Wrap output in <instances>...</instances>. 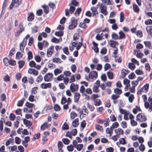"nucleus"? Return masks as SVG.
<instances>
[{
    "label": "nucleus",
    "mask_w": 152,
    "mask_h": 152,
    "mask_svg": "<svg viewBox=\"0 0 152 152\" xmlns=\"http://www.w3.org/2000/svg\"><path fill=\"white\" fill-rule=\"evenodd\" d=\"M53 75L52 73H47L44 77V80L45 82L50 81L52 80Z\"/></svg>",
    "instance_id": "f257e3e1"
},
{
    "label": "nucleus",
    "mask_w": 152,
    "mask_h": 152,
    "mask_svg": "<svg viewBox=\"0 0 152 152\" xmlns=\"http://www.w3.org/2000/svg\"><path fill=\"white\" fill-rule=\"evenodd\" d=\"M100 12L105 15H107L108 12L106 10L107 7L103 4H101L100 7Z\"/></svg>",
    "instance_id": "f03ea898"
},
{
    "label": "nucleus",
    "mask_w": 152,
    "mask_h": 152,
    "mask_svg": "<svg viewBox=\"0 0 152 152\" xmlns=\"http://www.w3.org/2000/svg\"><path fill=\"white\" fill-rule=\"evenodd\" d=\"M75 10V7L73 6H70L69 10L68 9H66L65 10V14L66 16H69V11L70 13L72 14Z\"/></svg>",
    "instance_id": "7ed1b4c3"
},
{
    "label": "nucleus",
    "mask_w": 152,
    "mask_h": 152,
    "mask_svg": "<svg viewBox=\"0 0 152 152\" xmlns=\"http://www.w3.org/2000/svg\"><path fill=\"white\" fill-rule=\"evenodd\" d=\"M97 72L95 71H92L90 72L89 74V77L92 80L96 79L97 76Z\"/></svg>",
    "instance_id": "20e7f679"
},
{
    "label": "nucleus",
    "mask_w": 152,
    "mask_h": 152,
    "mask_svg": "<svg viewBox=\"0 0 152 152\" xmlns=\"http://www.w3.org/2000/svg\"><path fill=\"white\" fill-rule=\"evenodd\" d=\"M54 52V48L53 46H51L49 48L47 49V55L48 57H50Z\"/></svg>",
    "instance_id": "39448f33"
},
{
    "label": "nucleus",
    "mask_w": 152,
    "mask_h": 152,
    "mask_svg": "<svg viewBox=\"0 0 152 152\" xmlns=\"http://www.w3.org/2000/svg\"><path fill=\"white\" fill-rule=\"evenodd\" d=\"M78 86L77 84L76 85L74 83H72L70 86V89L72 92H74L76 91H77L78 89Z\"/></svg>",
    "instance_id": "423d86ee"
},
{
    "label": "nucleus",
    "mask_w": 152,
    "mask_h": 152,
    "mask_svg": "<svg viewBox=\"0 0 152 152\" xmlns=\"http://www.w3.org/2000/svg\"><path fill=\"white\" fill-rule=\"evenodd\" d=\"M80 94L79 93H75L74 94V102H77L80 98Z\"/></svg>",
    "instance_id": "0eeeda50"
},
{
    "label": "nucleus",
    "mask_w": 152,
    "mask_h": 152,
    "mask_svg": "<svg viewBox=\"0 0 152 152\" xmlns=\"http://www.w3.org/2000/svg\"><path fill=\"white\" fill-rule=\"evenodd\" d=\"M121 72L122 73V77L124 78L126 75L129 72V71L128 70L123 68L121 70Z\"/></svg>",
    "instance_id": "6e6552de"
},
{
    "label": "nucleus",
    "mask_w": 152,
    "mask_h": 152,
    "mask_svg": "<svg viewBox=\"0 0 152 152\" xmlns=\"http://www.w3.org/2000/svg\"><path fill=\"white\" fill-rule=\"evenodd\" d=\"M12 2L15 5V7H17L21 3V0H12Z\"/></svg>",
    "instance_id": "1a4fd4ad"
},
{
    "label": "nucleus",
    "mask_w": 152,
    "mask_h": 152,
    "mask_svg": "<svg viewBox=\"0 0 152 152\" xmlns=\"http://www.w3.org/2000/svg\"><path fill=\"white\" fill-rule=\"evenodd\" d=\"M92 43L94 45V47L92 48V49L95 52L98 53L99 52V48L97 47L98 44L94 41H93Z\"/></svg>",
    "instance_id": "9d476101"
},
{
    "label": "nucleus",
    "mask_w": 152,
    "mask_h": 152,
    "mask_svg": "<svg viewBox=\"0 0 152 152\" xmlns=\"http://www.w3.org/2000/svg\"><path fill=\"white\" fill-rule=\"evenodd\" d=\"M23 123L27 126H31L32 124V123L28 120H26L25 119H23Z\"/></svg>",
    "instance_id": "9b49d317"
},
{
    "label": "nucleus",
    "mask_w": 152,
    "mask_h": 152,
    "mask_svg": "<svg viewBox=\"0 0 152 152\" xmlns=\"http://www.w3.org/2000/svg\"><path fill=\"white\" fill-rule=\"evenodd\" d=\"M147 33L152 37V26H148L146 28Z\"/></svg>",
    "instance_id": "f8f14e48"
},
{
    "label": "nucleus",
    "mask_w": 152,
    "mask_h": 152,
    "mask_svg": "<svg viewBox=\"0 0 152 152\" xmlns=\"http://www.w3.org/2000/svg\"><path fill=\"white\" fill-rule=\"evenodd\" d=\"M94 105L96 106L100 105L102 103L101 100L99 99H94Z\"/></svg>",
    "instance_id": "ddd939ff"
},
{
    "label": "nucleus",
    "mask_w": 152,
    "mask_h": 152,
    "mask_svg": "<svg viewBox=\"0 0 152 152\" xmlns=\"http://www.w3.org/2000/svg\"><path fill=\"white\" fill-rule=\"evenodd\" d=\"M79 120L78 118L75 119L72 122V125L75 127H77L79 124L78 123Z\"/></svg>",
    "instance_id": "4468645a"
},
{
    "label": "nucleus",
    "mask_w": 152,
    "mask_h": 152,
    "mask_svg": "<svg viewBox=\"0 0 152 152\" xmlns=\"http://www.w3.org/2000/svg\"><path fill=\"white\" fill-rule=\"evenodd\" d=\"M71 22L72 24L73 25L74 28H75L77 25V20L75 19V18L72 17L71 19Z\"/></svg>",
    "instance_id": "2eb2a0df"
},
{
    "label": "nucleus",
    "mask_w": 152,
    "mask_h": 152,
    "mask_svg": "<svg viewBox=\"0 0 152 152\" xmlns=\"http://www.w3.org/2000/svg\"><path fill=\"white\" fill-rule=\"evenodd\" d=\"M18 30H19V31L21 33L24 31V28L23 27L22 23L20 22L19 24Z\"/></svg>",
    "instance_id": "dca6fc26"
},
{
    "label": "nucleus",
    "mask_w": 152,
    "mask_h": 152,
    "mask_svg": "<svg viewBox=\"0 0 152 152\" xmlns=\"http://www.w3.org/2000/svg\"><path fill=\"white\" fill-rule=\"evenodd\" d=\"M118 34L119 35V36L118 37L119 39H122L125 38V35L122 31H120L119 32Z\"/></svg>",
    "instance_id": "f3484780"
},
{
    "label": "nucleus",
    "mask_w": 152,
    "mask_h": 152,
    "mask_svg": "<svg viewBox=\"0 0 152 152\" xmlns=\"http://www.w3.org/2000/svg\"><path fill=\"white\" fill-rule=\"evenodd\" d=\"M113 129L110 127V128H107L106 132L107 134H110V136H111L113 133Z\"/></svg>",
    "instance_id": "a211bd4d"
},
{
    "label": "nucleus",
    "mask_w": 152,
    "mask_h": 152,
    "mask_svg": "<svg viewBox=\"0 0 152 152\" xmlns=\"http://www.w3.org/2000/svg\"><path fill=\"white\" fill-rule=\"evenodd\" d=\"M26 45L24 44V42L23 41L20 44V50L21 51L23 52L24 51V47H25Z\"/></svg>",
    "instance_id": "6ab92c4d"
},
{
    "label": "nucleus",
    "mask_w": 152,
    "mask_h": 152,
    "mask_svg": "<svg viewBox=\"0 0 152 152\" xmlns=\"http://www.w3.org/2000/svg\"><path fill=\"white\" fill-rule=\"evenodd\" d=\"M25 62L23 61H18V67L19 68H22L25 64Z\"/></svg>",
    "instance_id": "aec40b11"
},
{
    "label": "nucleus",
    "mask_w": 152,
    "mask_h": 152,
    "mask_svg": "<svg viewBox=\"0 0 152 152\" xmlns=\"http://www.w3.org/2000/svg\"><path fill=\"white\" fill-rule=\"evenodd\" d=\"M134 11L138 13L139 11V8L136 4H134L133 6Z\"/></svg>",
    "instance_id": "412c9836"
},
{
    "label": "nucleus",
    "mask_w": 152,
    "mask_h": 152,
    "mask_svg": "<svg viewBox=\"0 0 152 152\" xmlns=\"http://www.w3.org/2000/svg\"><path fill=\"white\" fill-rule=\"evenodd\" d=\"M91 10L92 11L93 16H95L96 14L98 13V12L97 10V8L95 7H93L91 8Z\"/></svg>",
    "instance_id": "4be33fe9"
},
{
    "label": "nucleus",
    "mask_w": 152,
    "mask_h": 152,
    "mask_svg": "<svg viewBox=\"0 0 152 152\" xmlns=\"http://www.w3.org/2000/svg\"><path fill=\"white\" fill-rule=\"evenodd\" d=\"M34 15L32 13H31L29 14L28 17V20L29 21H31L34 18Z\"/></svg>",
    "instance_id": "5701e85b"
},
{
    "label": "nucleus",
    "mask_w": 152,
    "mask_h": 152,
    "mask_svg": "<svg viewBox=\"0 0 152 152\" xmlns=\"http://www.w3.org/2000/svg\"><path fill=\"white\" fill-rule=\"evenodd\" d=\"M44 9V12L47 14L49 12V7L47 6L43 5L42 6Z\"/></svg>",
    "instance_id": "b1692460"
},
{
    "label": "nucleus",
    "mask_w": 152,
    "mask_h": 152,
    "mask_svg": "<svg viewBox=\"0 0 152 152\" xmlns=\"http://www.w3.org/2000/svg\"><path fill=\"white\" fill-rule=\"evenodd\" d=\"M99 86V85H94L93 88V91L96 93L98 92L99 91L98 88Z\"/></svg>",
    "instance_id": "393cba45"
},
{
    "label": "nucleus",
    "mask_w": 152,
    "mask_h": 152,
    "mask_svg": "<svg viewBox=\"0 0 152 152\" xmlns=\"http://www.w3.org/2000/svg\"><path fill=\"white\" fill-rule=\"evenodd\" d=\"M28 54V61H29L33 58V56L32 52L31 51H29L27 53Z\"/></svg>",
    "instance_id": "a878e982"
},
{
    "label": "nucleus",
    "mask_w": 152,
    "mask_h": 152,
    "mask_svg": "<svg viewBox=\"0 0 152 152\" xmlns=\"http://www.w3.org/2000/svg\"><path fill=\"white\" fill-rule=\"evenodd\" d=\"M53 62L54 63H61L62 62V61L59 58H55L53 59Z\"/></svg>",
    "instance_id": "bb28decb"
},
{
    "label": "nucleus",
    "mask_w": 152,
    "mask_h": 152,
    "mask_svg": "<svg viewBox=\"0 0 152 152\" xmlns=\"http://www.w3.org/2000/svg\"><path fill=\"white\" fill-rule=\"evenodd\" d=\"M95 128L96 130H99L101 132L103 131V129L102 126H100L99 125H96L95 126Z\"/></svg>",
    "instance_id": "cd10ccee"
},
{
    "label": "nucleus",
    "mask_w": 152,
    "mask_h": 152,
    "mask_svg": "<svg viewBox=\"0 0 152 152\" xmlns=\"http://www.w3.org/2000/svg\"><path fill=\"white\" fill-rule=\"evenodd\" d=\"M25 99H22V100L19 101L17 103V105L18 107H20L22 106L24 102Z\"/></svg>",
    "instance_id": "c85d7f7f"
},
{
    "label": "nucleus",
    "mask_w": 152,
    "mask_h": 152,
    "mask_svg": "<svg viewBox=\"0 0 152 152\" xmlns=\"http://www.w3.org/2000/svg\"><path fill=\"white\" fill-rule=\"evenodd\" d=\"M107 74L108 78L109 79H112L113 78V73L112 72L108 71L107 73Z\"/></svg>",
    "instance_id": "c756f323"
},
{
    "label": "nucleus",
    "mask_w": 152,
    "mask_h": 152,
    "mask_svg": "<svg viewBox=\"0 0 152 152\" xmlns=\"http://www.w3.org/2000/svg\"><path fill=\"white\" fill-rule=\"evenodd\" d=\"M149 85L148 84H146L144 86L141 88L142 89V90H145V92L148 91V89L149 88Z\"/></svg>",
    "instance_id": "7c9ffc66"
},
{
    "label": "nucleus",
    "mask_w": 152,
    "mask_h": 152,
    "mask_svg": "<svg viewBox=\"0 0 152 152\" xmlns=\"http://www.w3.org/2000/svg\"><path fill=\"white\" fill-rule=\"evenodd\" d=\"M129 68L132 70H133L135 68V66L132 63H129L128 65Z\"/></svg>",
    "instance_id": "2f4dec72"
},
{
    "label": "nucleus",
    "mask_w": 152,
    "mask_h": 152,
    "mask_svg": "<svg viewBox=\"0 0 152 152\" xmlns=\"http://www.w3.org/2000/svg\"><path fill=\"white\" fill-rule=\"evenodd\" d=\"M38 88L37 87H35L32 88L31 90V94H35L37 93V91L36 90Z\"/></svg>",
    "instance_id": "473e14b6"
},
{
    "label": "nucleus",
    "mask_w": 152,
    "mask_h": 152,
    "mask_svg": "<svg viewBox=\"0 0 152 152\" xmlns=\"http://www.w3.org/2000/svg\"><path fill=\"white\" fill-rule=\"evenodd\" d=\"M110 41L111 42V43H110V46L111 47L116 48L115 44L118 43V42L112 40H110Z\"/></svg>",
    "instance_id": "72a5a7b5"
},
{
    "label": "nucleus",
    "mask_w": 152,
    "mask_h": 152,
    "mask_svg": "<svg viewBox=\"0 0 152 152\" xmlns=\"http://www.w3.org/2000/svg\"><path fill=\"white\" fill-rule=\"evenodd\" d=\"M83 148V145L80 144L77 145V146L75 148H77V151H80Z\"/></svg>",
    "instance_id": "f704fd0d"
},
{
    "label": "nucleus",
    "mask_w": 152,
    "mask_h": 152,
    "mask_svg": "<svg viewBox=\"0 0 152 152\" xmlns=\"http://www.w3.org/2000/svg\"><path fill=\"white\" fill-rule=\"evenodd\" d=\"M115 132L117 134H118V132H119V135L122 134L124 133L123 130L120 128H118V130L115 129Z\"/></svg>",
    "instance_id": "c9c22d12"
},
{
    "label": "nucleus",
    "mask_w": 152,
    "mask_h": 152,
    "mask_svg": "<svg viewBox=\"0 0 152 152\" xmlns=\"http://www.w3.org/2000/svg\"><path fill=\"white\" fill-rule=\"evenodd\" d=\"M38 31V27L37 26H35L31 28V33H35L37 32Z\"/></svg>",
    "instance_id": "e433bc0d"
},
{
    "label": "nucleus",
    "mask_w": 152,
    "mask_h": 152,
    "mask_svg": "<svg viewBox=\"0 0 152 152\" xmlns=\"http://www.w3.org/2000/svg\"><path fill=\"white\" fill-rule=\"evenodd\" d=\"M54 72L55 75L56 76L58 74L61 73L62 71L59 69L56 68L54 70Z\"/></svg>",
    "instance_id": "4c0bfd02"
},
{
    "label": "nucleus",
    "mask_w": 152,
    "mask_h": 152,
    "mask_svg": "<svg viewBox=\"0 0 152 152\" xmlns=\"http://www.w3.org/2000/svg\"><path fill=\"white\" fill-rule=\"evenodd\" d=\"M102 2L107 5H110L111 4L110 0H102Z\"/></svg>",
    "instance_id": "58836bf2"
},
{
    "label": "nucleus",
    "mask_w": 152,
    "mask_h": 152,
    "mask_svg": "<svg viewBox=\"0 0 152 152\" xmlns=\"http://www.w3.org/2000/svg\"><path fill=\"white\" fill-rule=\"evenodd\" d=\"M119 126V125L118 123L117 122H116L115 123H113L112 126L110 127L113 129L114 128H117Z\"/></svg>",
    "instance_id": "ea45409f"
},
{
    "label": "nucleus",
    "mask_w": 152,
    "mask_h": 152,
    "mask_svg": "<svg viewBox=\"0 0 152 152\" xmlns=\"http://www.w3.org/2000/svg\"><path fill=\"white\" fill-rule=\"evenodd\" d=\"M139 148L140 151L141 152H143L145 149V145L143 144H141L139 146Z\"/></svg>",
    "instance_id": "a19ab883"
},
{
    "label": "nucleus",
    "mask_w": 152,
    "mask_h": 152,
    "mask_svg": "<svg viewBox=\"0 0 152 152\" xmlns=\"http://www.w3.org/2000/svg\"><path fill=\"white\" fill-rule=\"evenodd\" d=\"M62 129L63 130H67L69 129V127L66 123H64L62 126Z\"/></svg>",
    "instance_id": "79ce46f5"
},
{
    "label": "nucleus",
    "mask_w": 152,
    "mask_h": 152,
    "mask_svg": "<svg viewBox=\"0 0 152 152\" xmlns=\"http://www.w3.org/2000/svg\"><path fill=\"white\" fill-rule=\"evenodd\" d=\"M114 92L115 93L118 95L121 94L122 93L121 90L119 89L118 88L115 89L114 90Z\"/></svg>",
    "instance_id": "37998d69"
},
{
    "label": "nucleus",
    "mask_w": 152,
    "mask_h": 152,
    "mask_svg": "<svg viewBox=\"0 0 152 152\" xmlns=\"http://www.w3.org/2000/svg\"><path fill=\"white\" fill-rule=\"evenodd\" d=\"M77 116V114L75 112H72L70 113V118L71 119H73Z\"/></svg>",
    "instance_id": "c03bdc74"
},
{
    "label": "nucleus",
    "mask_w": 152,
    "mask_h": 152,
    "mask_svg": "<svg viewBox=\"0 0 152 152\" xmlns=\"http://www.w3.org/2000/svg\"><path fill=\"white\" fill-rule=\"evenodd\" d=\"M8 63L9 64L12 66H14L16 64L15 61L12 59L9 60V61H8Z\"/></svg>",
    "instance_id": "a18cd8bd"
},
{
    "label": "nucleus",
    "mask_w": 152,
    "mask_h": 152,
    "mask_svg": "<svg viewBox=\"0 0 152 152\" xmlns=\"http://www.w3.org/2000/svg\"><path fill=\"white\" fill-rule=\"evenodd\" d=\"M124 19V13L123 12H121L120 13V22H122Z\"/></svg>",
    "instance_id": "49530a36"
},
{
    "label": "nucleus",
    "mask_w": 152,
    "mask_h": 152,
    "mask_svg": "<svg viewBox=\"0 0 152 152\" xmlns=\"http://www.w3.org/2000/svg\"><path fill=\"white\" fill-rule=\"evenodd\" d=\"M54 109L56 111H59L61 110L60 106L58 104H55L54 106Z\"/></svg>",
    "instance_id": "de8ad7c7"
},
{
    "label": "nucleus",
    "mask_w": 152,
    "mask_h": 152,
    "mask_svg": "<svg viewBox=\"0 0 152 152\" xmlns=\"http://www.w3.org/2000/svg\"><path fill=\"white\" fill-rule=\"evenodd\" d=\"M112 37L114 39H119L118 36V34L115 33H113L112 35Z\"/></svg>",
    "instance_id": "09e8293b"
},
{
    "label": "nucleus",
    "mask_w": 152,
    "mask_h": 152,
    "mask_svg": "<svg viewBox=\"0 0 152 152\" xmlns=\"http://www.w3.org/2000/svg\"><path fill=\"white\" fill-rule=\"evenodd\" d=\"M87 107L90 109V110L91 111H93L94 109V107L92 105H90L88 103H87Z\"/></svg>",
    "instance_id": "8fccbe9b"
},
{
    "label": "nucleus",
    "mask_w": 152,
    "mask_h": 152,
    "mask_svg": "<svg viewBox=\"0 0 152 152\" xmlns=\"http://www.w3.org/2000/svg\"><path fill=\"white\" fill-rule=\"evenodd\" d=\"M62 141L65 144H68L70 142V140L67 138H63L62 139Z\"/></svg>",
    "instance_id": "3c124183"
},
{
    "label": "nucleus",
    "mask_w": 152,
    "mask_h": 152,
    "mask_svg": "<svg viewBox=\"0 0 152 152\" xmlns=\"http://www.w3.org/2000/svg\"><path fill=\"white\" fill-rule=\"evenodd\" d=\"M67 101V100L66 97L64 96H62L61 101V103L62 104H64Z\"/></svg>",
    "instance_id": "603ef678"
},
{
    "label": "nucleus",
    "mask_w": 152,
    "mask_h": 152,
    "mask_svg": "<svg viewBox=\"0 0 152 152\" xmlns=\"http://www.w3.org/2000/svg\"><path fill=\"white\" fill-rule=\"evenodd\" d=\"M34 105L31 103H30L28 102H27L26 103V106L28 108H31Z\"/></svg>",
    "instance_id": "864d4df0"
},
{
    "label": "nucleus",
    "mask_w": 152,
    "mask_h": 152,
    "mask_svg": "<svg viewBox=\"0 0 152 152\" xmlns=\"http://www.w3.org/2000/svg\"><path fill=\"white\" fill-rule=\"evenodd\" d=\"M64 75L61 74L60 75L58 76L57 78V80L58 81H61L64 79Z\"/></svg>",
    "instance_id": "5fc2aeb1"
},
{
    "label": "nucleus",
    "mask_w": 152,
    "mask_h": 152,
    "mask_svg": "<svg viewBox=\"0 0 152 152\" xmlns=\"http://www.w3.org/2000/svg\"><path fill=\"white\" fill-rule=\"evenodd\" d=\"M23 54H21L20 52H18L16 54V58L20 59L22 57Z\"/></svg>",
    "instance_id": "6e6d98bb"
},
{
    "label": "nucleus",
    "mask_w": 152,
    "mask_h": 152,
    "mask_svg": "<svg viewBox=\"0 0 152 152\" xmlns=\"http://www.w3.org/2000/svg\"><path fill=\"white\" fill-rule=\"evenodd\" d=\"M119 143L121 144L124 145L126 143V141L125 139L123 138H121L119 139Z\"/></svg>",
    "instance_id": "4d7b16f0"
},
{
    "label": "nucleus",
    "mask_w": 152,
    "mask_h": 152,
    "mask_svg": "<svg viewBox=\"0 0 152 152\" xmlns=\"http://www.w3.org/2000/svg\"><path fill=\"white\" fill-rule=\"evenodd\" d=\"M73 147H74L71 144L67 146V150L71 152L73 150Z\"/></svg>",
    "instance_id": "13d9d810"
},
{
    "label": "nucleus",
    "mask_w": 152,
    "mask_h": 152,
    "mask_svg": "<svg viewBox=\"0 0 152 152\" xmlns=\"http://www.w3.org/2000/svg\"><path fill=\"white\" fill-rule=\"evenodd\" d=\"M55 34L57 36H62L63 35V32L61 31L56 32Z\"/></svg>",
    "instance_id": "bf43d9fd"
},
{
    "label": "nucleus",
    "mask_w": 152,
    "mask_h": 152,
    "mask_svg": "<svg viewBox=\"0 0 152 152\" xmlns=\"http://www.w3.org/2000/svg\"><path fill=\"white\" fill-rule=\"evenodd\" d=\"M134 99V96L133 94H131L129 97V101L131 102H132Z\"/></svg>",
    "instance_id": "052dcab7"
},
{
    "label": "nucleus",
    "mask_w": 152,
    "mask_h": 152,
    "mask_svg": "<svg viewBox=\"0 0 152 152\" xmlns=\"http://www.w3.org/2000/svg\"><path fill=\"white\" fill-rule=\"evenodd\" d=\"M47 127V124L46 123H45L43 124L41 126V129L42 130H43Z\"/></svg>",
    "instance_id": "680f3d73"
},
{
    "label": "nucleus",
    "mask_w": 152,
    "mask_h": 152,
    "mask_svg": "<svg viewBox=\"0 0 152 152\" xmlns=\"http://www.w3.org/2000/svg\"><path fill=\"white\" fill-rule=\"evenodd\" d=\"M145 46L148 48H149L151 45V43L149 41H145L144 42Z\"/></svg>",
    "instance_id": "e2e57ef3"
},
{
    "label": "nucleus",
    "mask_w": 152,
    "mask_h": 152,
    "mask_svg": "<svg viewBox=\"0 0 152 152\" xmlns=\"http://www.w3.org/2000/svg\"><path fill=\"white\" fill-rule=\"evenodd\" d=\"M43 45L42 44V42H38V47L39 49L40 50H42L43 49Z\"/></svg>",
    "instance_id": "0e129e2a"
},
{
    "label": "nucleus",
    "mask_w": 152,
    "mask_h": 152,
    "mask_svg": "<svg viewBox=\"0 0 152 152\" xmlns=\"http://www.w3.org/2000/svg\"><path fill=\"white\" fill-rule=\"evenodd\" d=\"M136 35L139 37H141L142 36V33L141 31L138 30L137 32Z\"/></svg>",
    "instance_id": "69168bd1"
},
{
    "label": "nucleus",
    "mask_w": 152,
    "mask_h": 152,
    "mask_svg": "<svg viewBox=\"0 0 152 152\" xmlns=\"http://www.w3.org/2000/svg\"><path fill=\"white\" fill-rule=\"evenodd\" d=\"M111 67V65L109 64L106 63L104 66V71H107Z\"/></svg>",
    "instance_id": "338daca9"
},
{
    "label": "nucleus",
    "mask_w": 152,
    "mask_h": 152,
    "mask_svg": "<svg viewBox=\"0 0 152 152\" xmlns=\"http://www.w3.org/2000/svg\"><path fill=\"white\" fill-rule=\"evenodd\" d=\"M29 65L31 67H34L36 65V64L34 61H32L29 62Z\"/></svg>",
    "instance_id": "774afa93"
}]
</instances>
